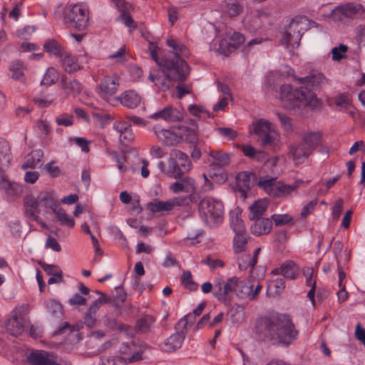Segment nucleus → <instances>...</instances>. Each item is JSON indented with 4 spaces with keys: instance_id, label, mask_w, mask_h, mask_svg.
Masks as SVG:
<instances>
[{
    "instance_id": "obj_64",
    "label": "nucleus",
    "mask_w": 365,
    "mask_h": 365,
    "mask_svg": "<svg viewBox=\"0 0 365 365\" xmlns=\"http://www.w3.org/2000/svg\"><path fill=\"white\" fill-rule=\"evenodd\" d=\"M317 205V201L316 200L310 201L306 205H304L301 211L300 215L302 217L305 218L309 214H311L314 210L316 205Z\"/></svg>"
},
{
    "instance_id": "obj_21",
    "label": "nucleus",
    "mask_w": 365,
    "mask_h": 365,
    "mask_svg": "<svg viewBox=\"0 0 365 365\" xmlns=\"http://www.w3.org/2000/svg\"><path fill=\"white\" fill-rule=\"evenodd\" d=\"M156 319L154 317L147 314L136 321L135 332L139 334H145L153 331L155 327Z\"/></svg>"
},
{
    "instance_id": "obj_38",
    "label": "nucleus",
    "mask_w": 365,
    "mask_h": 365,
    "mask_svg": "<svg viewBox=\"0 0 365 365\" xmlns=\"http://www.w3.org/2000/svg\"><path fill=\"white\" fill-rule=\"evenodd\" d=\"M238 282L237 289L234 291V293L240 299L248 298L251 300V285L244 281L241 280L238 277Z\"/></svg>"
},
{
    "instance_id": "obj_26",
    "label": "nucleus",
    "mask_w": 365,
    "mask_h": 365,
    "mask_svg": "<svg viewBox=\"0 0 365 365\" xmlns=\"http://www.w3.org/2000/svg\"><path fill=\"white\" fill-rule=\"evenodd\" d=\"M237 148L242 150L245 156L258 161L264 162L267 160V155L264 152L255 149L251 145H238Z\"/></svg>"
},
{
    "instance_id": "obj_35",
    "label": "nucleus",
    "mask_w": 365,
    "mask_h": 365,
    "mask_svg": "<svg viewBox=\"0 0 365 365\" xmlns=\"http://www.w3.org/2000/svg\"><path fill=\"white\" fill-rule=\"evenodd\" d=\"M53 213L56 215L58 221L61 225L67 226L71 228L75 226L74 220L59 205L53 211Z\"/></svg>"
},
{
    "instance_id": "obj_16",
    "label": "nucleus",
    "mask_w": 365,
    "mask_h": 365,
    "mask_svg": "<svg viewBox=\"0 0 365 365\" xmlns=\"http://www.w3.org/2000/svg\"><path fill=\"white\" fill-rule=\"evenodd\" d=\"M0 191L7 197H13L21 195L23 192V187L21 184L10 181L6 176L0 177Z\"/></svg>"
},
{
    "instance_id": "obj_22",
    "label": "nucleus",
    "mask_w": 365,
    "mask_h": 365,
    "mask_svg": "<svg viewBox=\"0 0 365 365\" xmlns=\"http://www.w3.org/2000/svg\"><path fill=\"white\" fill-rule=\"evenodd\" d=\"M120 103L130 109L138 107L141 102V97L135 91H125L118 98Z\"/></svg>"
},
{
    "instance_id": "obj_5",
    "label": "nucleus",
    "mask_w": 365,
    "mask_h": 365,
    "mask_svg": "<svg viewBox=\"0 0 365 365\" xmlns=\"http://www.w3.org/2000/svg\"><path fill=\"white\" fill-rule=\"evenodd\" d=\"M150 349L146 342L139 338H133L120 343L118 353L128 365L134 364L145 359V353Z\"/></svg>"
},
{
    "instance_id": "obj_13",
    "label": "nucleus",
    "mask_w": 365,
    "mask_h": 365,
    "mask_svg": "<svg viewBox=\"0 0 365 365\" xmlns=\"http://www.w3.org/2000/svg\"><path fill=\"white\" fill-rule=\"evenodd\" d=\"M184 110L168 106L150 115V118L158 120H163L167 122L180 121L184 117Z\"/></svg>"
},
{
    "instance_id": "obj_50",
    "label": "nucleus",
    "mask_w": 365,
    "mask_h": 365,
    "mask_svg": "<svg viewBox=\"0 0 365 365\" xmlns=\"http://www.w3.org/2000/svg\"><path fill=\"white\" fill-rule=\"evenodd\" d=\"M276 226L285 225L292 222L293 217L289 214H274L270 218Z\"/></svg>"
},
{
    "instance_id": "obj_18",
    "label": "nucleus",
    "mask_w": 365,
    "mask_h": 365,
    "mask_svg": "<svg viewBox=\"0 0 365 365\" xmlns=\"http://www.w3.org/2000/svg\"><path fill=\"white\" fill-rule=\"evenodd\" d=\"M300 183H302L301 180L296 181L292 185L277 182L275 187H273L271 190V196L274 197H284L289 196L297 191Z\"/></svg>"
},
{
    "instance_id": "obj_55",
    "label": "nucleus",
    "mask_w": 365,
    "mask_h": 365,
    "mask_svg": "<svg viewBox=\"0 0 365 365\" xmlns=\"http://www.w3.org/2000/svg\"><path fill=\"white\" fill-rule=\"evenodd\" d=\"M69 142H73L76 145L81 148V150L84 153H88L90 150L89 145L91 141L85 138L81 137H70Z\"/></svg>"
},
{
    "instance_id": "obj_15",
    "label": "nucleus",
    "mask_w": 365,
    "mask_h": 365,
    "mask_svg": "<svg viewBox=\"0 0 365 365\" xmlns=\"http://www.w3.org/2000/svg\"><path fill=\"white\" fill-rule=\"evenodd\" d=\"M118 86V78L115 75L105 76L99 85L101 96L107 99L117 92Z\"/></svg>"
},
{
    "instance_id": "obj_63",
    "label": "nucleus",
    "mask_w": 365,
    "mask_h": 365,
    "mask_svg": "<svg viewBox=\"0 0 365 365\" xmlns=\"http://www.w3.org/2000/svg\"><path fill=\"white\" fill-rule=\"evenodd\" d=\"M45 170L46 173L52 178L58 177L61 175L59 167L55 165V162H50L46 164Z\"/></svg>"
},
{
    "instance_id": "obj_52",
    "label": "nucleus",
    "mask_w": 365,
    "mask_h": 365,
    "mask_svg": "<svg viewBox=\"0 0 365 365\" xmlns=\"http://www.w3.org/2000/svg\"><path fill=\"white\" fill-rule=\"evenodd\" d=\"M230 226L235 234L246 232L244 222L237 215L231 217Z\"/></svg>"
},
{
    "instance_id": "obj_34",
    "label": "nucleus",
    "mask_w": 365,
    "mask_h": 365,
    "mask_svg": "<svg viewBox=\"0 0 365 365\" xmlns=\"http://www.w3.org/2000/svg\"><path fill=\"white\" fill-rule=\"evenodd\" d=\"M321 134L319 132H309L304 134L303 135V143L306 145L310 151H312L317 148V147L321 143Z\"/></svg>"
},
{
    "instance_id": "obj_49",
    "label": "nucleus",
    "mask_w": 365,
    "mask_h": 365,
    "mask_svg": "<svg viewBox=\"0 0 365 365\" xmlns=\"http://www.w3.org/2000/svg\"><path fill=\"white\" fill-rule=\"evenodd\" d=\"M115 326H111L112 329H118L120 331L123 332L125 334H126L129 338L128 339H133L135 338V336L137 332H135V328L133 329L132 327L120 323L119 322H114Z\"/></svg>"
},
{
    "instance_id": "obj_6",
    "label": "nucleus",
    "mask_w": 365,
    "mask_h": 365,
    "mask_svg": "<svg viewBox=\"0 0 365 365\" xmlns=\"http://www.w3.org/2000/svg\"><path fill=\"white\" fill-rule=\"evenodd\" d=\"M198 210L202 221L210 227L223 221L224 207L222 202L212 197H205L199 202Z\"/></svg>"
},
{
    "instance_id": "obj_61",
    "label": "nucleus",
    "mask_w": 365,
    "mask_h": 365,
    "mask_svg": "<svg viewBox=\"0 0 365 365\" xmlns=\"http://www.w3.org/2000/svg\"><path fill=\"white\" fill-rule=\"evenodd\" d=\"M120 18L123 21V24L130 29V32L137 28L136 23L133 21L132 16L127 12L120 14Z\"/></svg>"
},
{
    "instance_id": "obj_32",
    "label": "nucleus",
    "mask_w": 365,
    "mask_h": 365,
    "mask_svg": "<svg viewBox=\"0 0 365 365\" xmlns=\"http://www.w3.org/2000/svg\"><path fill=\"white\" fill-rule=\"evenodd\" d=\"M249 218L250 220L263 218L262 216L267 209L266 201L258 200L250 207Z\"/></svg>"
},
{
    "instance_id": "obj_3",
    "label": "nucleus",
    "mask_w": 365,
    "mask_h": 365,
    "mask_svg": "<svg viewBox=\"0 0 365 365\" xmlns=\"http://www.w3.org/2000/svg\"><path fill=\"white\" fill-rule=\"evenodd\" d=\"M256 332L264 341L286 346L299 338V331L289 316L285 314L259 319L256 322Z\"/></svg>"
},
{
    "instance_id": "obj_7",
    "label": "nucleus",
    "mask_w": 365,
    "mask_h": 365,
    "mask_svg": "<svg viewBox=\"0 0 365 365\" xmlns=\"http://www.w3.org/2000/svg\"><path fill=\"white\" fill-rule=\"evenodd\" d=\"M89 21V10L86 5L76 4L65 14L64 22L68 27L82 31L87 28Z\"/></svg>"
},
{
    "instance_id": "obj_29",
    "label": "nucleus",
    "mask_w": 365,
    "mask_h": 365,
    "mask_svg": "<svg viewBox=\"0 0 365 365\" xmlns=\"http://www.w3.org/2000/svg\"><path fill=\"white\" fill-rule=\"evenodd\" d=\"M43 50L46 53L58 58H63L65 55V48L55 39H48L43 44Z\"/></svg>"
},
{
    "instance_id": "obj_12",
    "label": "nucleus",
    "mask_w": 365,
    "mask_h": 365,
    "mask_svg": "<svg viewBox=\"0 0 365 365\" xmlns=\"http://www.w3.org/2000/svg\"><path fill=\"white\" fill-rule=\"evenodd\" d=\"M303 33L301 23L292 20L282 37L281 43L287 48L294 49L299 46Z\"/></svg>"
},
{
    "instance_id": "obj_57",
    "label": "nucleus",
    "mask_w": 365,
    "mask_h": 365,
    "mask_svg": "<svg viewBox=\"0 0 365 365\" xmlns=\"http://www.w3.org/2000/svg\"><path fill=\"white\" fill-rule=\"evenodd\" d=\"M56 122L58 125L71 126L73 124V115L68 113L60 114L56 117Z\"/></svg>"
},
{
    "instance_id": "obj_20",
    "label": "nucleus",
    "mask_w": 365,
    "mask_h": 365,
    "mask_svg": "<svg viewBox=\"0 0 365 365\" xmlns=\"http://www.w3.org/2000/svg\"><path fill=\"white\" fill-rule=\"evenodd\" d=\"M253 223L250 226L251 232L256 235L269 234L272 228V221L269 218H259L252 220Z\"/></svg>"
},
{
    "instance_id": "obj_24",
    "label": "nucleus",
    "mask_w": 365,
    "mask_h": 365,
    "mask_svg": "<svg viewBox=\"0 0 365 365\" xmlns=\"http://www.w3.org/2000/svg\"><path fill=\"white\" fill-rule=\"evenodd\" d=\"M61 58L62 66L66 72L72 73L83 68L78 58L66 51L65 55Z\"/></svg>"
},
{
    "instance_id": "obj_28",
    "label": "nucleus",
    "mask_w": 365,
    "mask_h": 365,
    "mask_svg": "<svg viewBox=\"0 0 365 365\" xmlns=\"http://www.w3.org/2000/svg\"><path fill=\"white\" fill-rule=\"evenodd\" d=\"M220 6L222 11L230 17L239 15L243 8L242 5L238 1H232L231 0H224Z\"/></svg>"
},
{
    "instance_id": "obj_2",
    "label": "nucleus",
    "mask_w": 365,
    "mask_h": 365,
    "mask_svg": "<svg viewBox=\"0 0 365 365\" xmlns=\"http://www.w3.org/2000/svg\"><path fill=\"white\" fill-rule=\"evenodd\" d=\"M299 88H294L289 84L280 87V98L283 106L287 109L297 107L310 106L315 108L319 105V99L315 91L323 88L328 82L327 78L319 72H312L303 78H297Z\"/></svg>"
},
{
    "instance_id": "obj_9",
    "label": "nucleus",
    "mask_w": 365,
    "mask_h": 365,
    "mask_svg": "<svg viewBox=\"0 0 365 365\" xmlns=\"http://www.w3.org/2000/svg\"><path fill=\"white\" fill-rule=\"evenodd\" d=\"M190 318L195 319L192 314H187L179 321L176 328V332L170 335L160 345L162 351L165 352H173L181 347L187 333V327H191L192 324V322L190 324H189L187 319Z\"/></svg>"
},
{
    "instance_id": "obj_30",
    "label": "nucleus",
    "mask_w": 365,
    "mask_h": 365,
    "mask_svg": "<svg viewBox=\"0 0 365 365\" xmlns=\"http://www.w3.org/2000/svg\"><path fill=\"white\" fill-rule=\"evenodd\" d=\"M182 168L175 157H170L168 160V168L165 175L175 179H179L186 173Z\"/></svg>"
},
{
    "instance_id": "obj_42",
    "label": "nucleus",
    "mask_w": 365,
    "mask_h": 365,
    "mask_svg": "<svg viewBox=\"0 0 365 365\" xmlns=\"http://www.w3.org/2000/svg\"><path fill=\"white\" fill-rule=\"evenodd\" d=\"M6 327L11 334L14 336L21 334L24 331L23 324L16 316L9 319Z\"/></svg>"
},
{
    "instance_id": "obj_25",
    "label": "nucleus",
    "mask_w": 365,
    "mask_h": 365,
    "mask_svg": "<svg viewBox=\"0 0 365 365\" xmlns=\"http://www.w3.org/2000/svg\"><path fill=\"white\" fill-rule=\"evenodd\" d=\"M25 215L29 219L37 213H40L38 196L36 198L33 195H27L24 199Z\"/></svg>"
},
{
    "instance_id": "obj_56",
    "label": "nucleus",
    "mask_w": 365,
    "mask_h": 365,
    "mask_svg": "<svg viewBox=\"0 0 365 365\" xmlns=\"http://www.w3.org/2000/svg\"><path fill=\"white\" fill-rule=\"evenodd\" d=\"M348 47L344 44H340L339 46L334 47L331 49L332 59L334 61H340L346 57V53Z\"/></svg>"
},
{
    "instance_id": "obj_60",
    "label": "nucleus",
    "mask_w": 365,
    "mask_h": 365,
    "mask_svg": "<svg viewBox=\"0 0 365 365\" xmlns=\"http://www.w3.org/2000/svg\"><path fill=\"white\" fill-rule=\"evenodd\" d=\"M276 178H262L259 181V186L263 189H264L269 195H271V190L273 187H275Z\"/></svg>"
},
{
    "instance_id": "obj_47",
    "label": "nucleus",
    "mask_w": 365,
    "mask_h": 365,
    "mask_svg": "<svg viewBox=\"0 0 365 365\" xmlns=\"http://www.w3.org/2000/svg\"><path fill=\"white\" fill-rule=\"evenodd\" d=\"M99 365H128L125 361L119 356H103L100 359Z\"/></svg>"
},
{
    "instance_id": "obj_27",
    "label": "nucleus",
    "mask_w": 365,
    "mask_h": 365,
    "mask_svg": "<svg viewBox=\"0 0 365 365\" xmlns=\"http://www.w3.org/2000/svg\"><path fill=\"white\" fill-rule=\"evenodd\" d=\"M11 154L10 151V146L8 142H0V171L4 172L11 165Z\"/></svg>"
},
{
    "instance_id": "obj_46",
    "label": "nucleus",
    "mask_w": 365,
    "mask_h": 365,
    "mask_svg": "<svg viewBox=\"0 0 365 365\" xmlns=\"http://www.w3.org/2000/svg\"><path fill=\"white\" fill-rule=\"evenodd\" d=\"M181 283L190 291L197 289V284L194 282L192 274L190 271H184L181 276Z\"/></svg>"
},
{
    "instance_id": "obj_11",
    "label": "nucleus",
    "mask_w": 365,
    "mask_h": 365,
    "mask_svg": "<svg viewBox=\"0 0 365 365\" xmlns=\"http://www.w3.org/2000/svg\"><path fill=\"white\" fill-rule=\"evenodd\" d=\"M364 12L362 5L348 3L335 7L331 13V17L336 22L346 24L351 19L361 16Z\"/></svg>"
},
{
    "instance_id": "obj_37",
    "label": "nucleus",
    "mask_w": 365,
    "mask_h": 365,
    "mask_svg": "<svg viewBox=\"0 0 365 365\" xmlns=\"http://www.w3.org/2000/svg\"><path fill=\"white\" fill-rule=\"evenodd\" d=\"M39 207L43 206L46 208H49L53 212L59 205L58 202L53 197L52 195L48 192H41L38 195Z\"/></svg>"
},
{
    "instance_id": "obj_36",
    "label": "nucleus",
    "mask_w": 365,
    "mask_h": 365,
    "mask_svg": "<svg viewBox=\"0 0 365 365\" xmlns=\"http://www.w3.org/2000/svg\"><path fill=\"white\" fill-rule=\"evenodd\" d=\"M148 208L153 213L173 210L170 200L167 201L154 200L148 204Z\"/></svg>"
},
{
    "instance_id": "obj_23",
    "label": "nucleus",
    "mask_w": 365,
    "mask_h": 365,
    "mask_svg": "<svg viewBox=\"0 0 365 365\" xmlns=\"http://www.w3.org/2000/svg\"><path fill=\"white\" fill-rule=\"evenodd\" d=\"M61 84L67 95L76 96L83 90V85L76 79H68L66 76L61 77Z\"/></svg>"
},
{
    "instance_id": "obj_51",
    "label": "nucleus",
    "mask_w": 365,
    "mask_h": 365,
    "mask_svg": "<svg viewBox=\"0 0 365 365\" xmlns=\"http://www.w3.org/2000/svg\"><path fill=\"white\" fill-rule=\"evenodd\" d=\"M53 98L50 94L36 96L33 99L34 103L40 108L49 107L53 103Z\"/></svg>"
},
{
    "instance_id": "obj_1",
    "label": "nucleus",
    "mask_w": 365,
    "mask_h": 365,
    "mask_svg": "<svg viewBox=\"0 0 365 365\" xmlns=\"http://www.w3.org/2000/svg\"><path fill=\"white\" fill-rule=\"evenodd\" d=\"M166 43L172 48L173 58L171 59L160 58L158 46L154 43H150L149 45L150 55L160 68L150 73L148 80L162 91H168L173 81H184L189 74V66L184 59L190 56L189 49L177 39L169 38Z\"/></svg>"
},
{
    "instance_id": "obj_53",
    "label": "nucleus",
    "mask_w": 365,
    "mask_h": 365,
    "mask_svg": "<svg viewBox=\"0 0 365 365\" xmlns=\"http://www.w3.org/2000/svg\"><path fill=\"white\" fill-rule=\"evenodd\" d=\"M48 311L53 315L57 317H61L63 315V308L60 302L56 300H50L46 304Z\"/></svg>"
},
{
    "instance_id": "obj_17",
    "label": "nucleus",
    "mask_w": 365,
    "mask_h": 365,
    "mask_svg": "<svg viewBox=\"0 0 365 365\" xmlns=\"http://www.w3.org/2000/svg\"><path fill=\"white\" fill-rule=\"evenodd\" d=\"M312 154L310 149L302 142L291 145L289 147V155L295 164H301Z\"/></svg>"
},
{
    "instance_id": "obj_10",
    "label": "nucleus",
    "mask_w": 365,
    "mask_h": 365,
    "mask_svg": "<svg viewBox=\"0 0 365 365\" xmlns=\"http://www.w3.org/2000/svg\"><path fill=\"white\" fill-rule=\"evenodd\" d=\"M237 283L238 277L235 276L226 280L222 277H217L213 281L212 294L218 301L226 303L230 301L231 295L237 289Z\"/></svg>"
},
{
    "instance_id": "obj_31",
    "label": "nucleus",
    "mask_w": 365,
    "mask_h": 365,
    "mask_svg": "<svg viewBox=\"0 0 365 365\" xmlns=\"http://www.w3.org/2000/svg\"><path fill=\"white\" fill-rule=\"evenodd\" d=\"M43 158V152L41 149L34 150L27 156L26 161L22 165L24 170L34 168L40 163Z\"/></svg>"
},
{
    "instance_id": "obj_58",
    "label": "nucleus",
    "mask_w": 365,
    "mask_h": 365,
    "mask_svg": "<svg viewBox=\"0 0 365 365\" xmlns=\"http://www.w3.org/2000/svg\"><path fill=\"white\" fill-rule=\"evenodd\" d=\"M119 140L121 144L127 146L134 140V135L131 125L119 135Z\"/></svg>"
},
{
    "instance_id": "obj_48",
    "label": "nucleus",
    "mask_w": 365,
    "mask_h": 365,
    "mask_svg": "<svg viewBox=\"0 0 365 365\" xmlns=\"http://www.w3.org/2000/svg\"><path fill=\"white\" fill-rule=\"evenodd\" d=\"M22 63L19 61H13L9 66V69L11 72V77L15 80L21 81L24 78Z\"/></svg>"
},
{
    "instance_id": "obj_33",
    "label": "nucleus",
    "mask_w": 365,
    "mask_h": 365,
    "mask_svg": "<svg viewBox=\"0 0 365 365\" xmlns=\"http://www.w3.org/2000/svg\"><path fill=\"white\" fill-rule=\"evenodd\" d=\"M280 274L285 278L295 279L298 274L297 264L291 260L286 261L280 267Z\"/></svg>"
},
{
    "instance_id": "obj_44",
    "label": "nucleus",
    "mask_w": 365,
    "mask_h": 365,
    "mask_svg": "<svg viewBox=\"0 0 365 365\" xmlns=\"http://www.w3.org/2000/svg\"><path fill=\"white\" fill-rule=\"evenodd\" d=\"M215 50L224 56H228L235 49L228 38H223L219 41L218 47L215 48Z\"/></svg>"
},
{
    "instance_id": "obj_39",
    "label": "nucleus",
    "mask_w": 365,
    "mask_h": 365,
    "mask_svg": "<svg viewBox=\"0 0 365 365\" xmlns=\"http://www.w3.org/2000/svg\"><path fill=\"white\" fill-rule=\"evenodd\" d=\"M250 176L251 174L247 172H241L237 175V186L243 194L250 188Z\"/></svg>"
},
{
    "instance_id": "obj_4",
    "label": "nucleus",
    "mask_w": 365,
    "mask_h": 365,
    "mask_svg": "<svg viewBox=\"0 0 365 365\" xmlns=\"http://www.w3.org/2000/svg\"><path fill=\"white\" fill-rule=\"evenodd\" d=\"M197 125L194 120H190V126L180 125L171 129H163L158 125L153 127L158 139L166 145H175L182 141L195 143L197 141Z\"/></svg>"
},
{
    "instance_id": "obj_59",
    "label": "nucleus",
    "mask_w": 365,
    "mask_h": 365,
    "mask_svg": "<svg viewBox=\"0 0 365 365\" xmlns=\"http://www.w3.org/2000/svg\"><path fill=\"white\" fill-rule=\"evenodd\" d=\"M335 104L338 107L346 109L351 106V100L347 94L342 93L335 98Z\"/></svg>"
},
{
    "instance_id": "obj_45",
    "label": "nucleus",
    "mask_w": 365,
    "mask_h": 365,
    "mask_svg": "<svg viewBox=\"0 0 365 365\" xmlns=\"http://www.w3.org/2000/svg\"><path fill=\"white\" fill-rule=\"evenodd\" d=\"M98 310L95 304H91L84 317V323L88 328H93L96 323V314Z\"/></svg>"
},
{
    "instance_id": "obj_41",
    "label": "nucleus",
    "mask_w": 365,
    "mask_h": 365,
    "mask_svg": "<svg viewBox=\"0 0 365 365\" xmlns=\"http://www.w3.org/2000/svg\"><path fill=\"white\" fill-rule=\"evenodd\" d=\"M247 244L246 232L235 234L233 239V249L236 253H241L245 250Z\"/></svg>"
},
{
    "instance_id": "obj_14",
    "label": "nucleus",
    "mask_w": 365,
    "mask_h": 365,
    "mask_svg": "<svg viewBox=\"0 0 365 365\" xmlns=\"http://www.w3.org/2000/svg\"><path fill=\"white\" fill-rule=\"evenodd\" d=\"M178 180L169 185V190L175 194L180 192H195L197 187L195 181L189 176H182Z\"/></svg>"
},
{
    "instance_id": "obj_43",
    "label": "nucleus",
    "mask_w": 365,
    "mask_h": 365,
    "mask_svg": "<svg viewBox=\"0 0 365 365\" xmlns=\"http://www.w3.org/2000/svg\"><path fill=\"white\" fill-rule=\"evenodd\" d=\"M175 158L180 163L184 171L188 172L192 168V163L189 157L180 150H175L173 151Z\"/></svg>"
},
{
    "instance_id": "obj_8",
    "label": "nucleus",
    "mask_w": 365,
    "mask_h": 365,
    "mask_svg": "<svg viewBox=\"0 0 365 365\" xmlns=\"http://www.w3.org/2000/svg\"><path fill=\"white\" fill-rule=\"evenodd\" d=\"M274 132L271 123L263 118L253 121L250 128V133L256 134L261 145L264 148H274L277 146V142L273 135Z\"/></svg>"
},
{
    "instance_id": "obj_54",
    "label": "nucleus",
    "mask_w": 365,
    "mask_h": 365,
    "mask_svg": "<svg viewBox=\"0 0 365 365\" xmlns=\"http://www.w3.org/2000/svg\"><path fill=\"white\" fill-rule=\"evenodd\" d=\"M41 267L47 273L48 275L55 276L56 277H63V273L59 267L53 264H48L46 262L39 263Z\"/></svg>"
},
{
    "instance_id": "obj_62",
    "label": "nucleus",
    "mask_w": 365,
    "mask_h": 365,
    "mask_svg": "<svg viewBox=\"0 0 365 365\" xmlns=\"http://www.w3.org/2000/svg\"><path fill=\"white\" fill-rule=\"evenodd\" d=\"M228 38L235 49L238 48L245 41L244 36L239 32H234Z\"/></svg>"
},
{
    "instance_id": "obj_19",
    "label": "nucleus",
    "mask_w": 365,
    "mask_h": 365,
    "mask_svg": "<svg viewBox=\"0 0 365 365\" xmlns=\"http://www.w3.org/2000/svg\"><path fill=\"white\" fill-rule=\"evenodd\" d=\"M231 154L222 150H210L209 157L210 163L216 167L224 168L227 166L231 161Z\"/></svg>"
},
{
    "instance_id": "obj_40",
    "label": "nucleus",
    "mask_w": 365,
    "mask_h": 365,
    "mask_svg": "<svg viewBox=\"0 0 365 365\" xmlns=\"http://www.w3.org/2000/svg\"><path fill=\"white\" fill-rule=\"evenodd\" d=\"M59 78L58 73L53 67L48 68L44 73L43 78L41 82V86L49 87L55 84Z\"/></svg>"
}]
</instances>
